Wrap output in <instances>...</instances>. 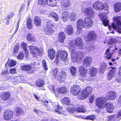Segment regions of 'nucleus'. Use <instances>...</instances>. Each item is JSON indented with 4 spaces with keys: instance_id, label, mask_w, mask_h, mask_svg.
<instances>
[{
    "instance_id": "nucleus-23",
    "label": "nucleus",
    "mask_w": 121,
    "mask_h": 121,
    "mask_svg": "<svg viewBox=\"0 0 121 121\" xmlns=\"http://www.w3.org/2000/svg\"><path fill=\"white\" fill-rule=\"evenodd\" d=\"M48 57L51 60L53 59L56 55V52L53 49H50L48 51Z\"/></svg>"
},
{
    "instance_id": "nucleus-5",
    "label": "nucleus",
    "mask_w": 121,
    "mask_h": 121,
    "mask_svg": "<svg viewBox=\"0 0 121 121\" xmlns=\"http://www.w3.org/2000/svg\"><path fill=\"white\" fill-rule=\"evenodd\" d=\"M29 48L30 53L34 57H36L42 54L43 52L42 49H39L37 47L33 46H30Z\"/></svg>"
},
{
    "instance_id": "nucleus-50",
    "label": "nucleus",
    "mask_w": 121,
    "mask_h": 121,
    "mask_svg": "<svg viewBox=\"0 0 121 121\" xmlns=\"http://www.w3.org/2000/svg\"><path fill=\"white\" fill-rule=\"evenodd\" d=\"M85 119H89L93 121L95 119V118L94 115H92L87 116Z\"/></svg>"
},
{
    "instance_id": "nucleus-28",
    "label": "nucleus",
    "mask_w": 121,
    "mask_h": 121,
    "mask_svg": "<svg viewBox=\"0 0 121 121\" xmlns=\"http://www.w3.org/2000/svg\"><path fill=\"white\" fill-rule=\"evenodd\" d=\"M14 13L13 12L10 13L7 17H6L5 19L6 20V24L7 25L9 24L10 19L14 15Z\"/></svg>"
},
{
    "instance_id": "nucleus-60",
    "label": "nucleus",
    "mask_w": 121,
    "mask_h": 121,
    "mask_svg": "<svg viewBox=\"0 0 121 121\" xmlns=\"http://www.w3.org/2000/svg\"><path fill=\"white\" fill-rule=\"evenodd\" d=\"M94 47L93 46H91L90 47H86V50L87 51L94 50Z\"/></svg>"
},
{
    "instance_id": "nucleus-27",
    "label": "nucleus",
    "mask_w": 121,
    "mask_h": 121,
    "mask_svg": "<svg viewBox=\"0 0 121 121\" xmlns=\"http://www.w3.org/2000/svg\"><path fill=\"white\" fill-rule=\"evenodd\" d=\"M114 11L116 13H117L121 10V3H118L115 4L114 6Z\"/></svg>"
},
{
    "instance_id": "nucleus-8",
    "label": "nucleus",
    "mask_w": 121,
    "mask_h": 121,
    "mask_svg": "<svg viewBox=\"0 0 121 121\" xmlns=\"http://www.w3.org/2000/svg\"><path fill=\"white\" fill-rule=\"evenodd\" d=\"M13 115V112L9 110L6 111L4 114V118L6 120L11 119Z\"/></svg>"
},
{
    "instance_id": "nucleus-4",
    "label": "nucleus",
    "mask_w": 121,
    "mask_h": 121,
    "mask_svg": "<svg viewBox=\"0 0 121 121\" xmlns=\"http://www.w3.org/2000/svg\"><path fill=\"white\" fill-rule=\"evenodd\" d=\"M120 18L118 17L114 18V21L112 24V27L120 33H121V21H120Z\"/></svg>"
},
{
    "instance_id": "nucleus-32",
    "label": "nucleus",
    "mask_w": 121,
    "mask_h": 121,
    "mask_svg": "<svg viewBox=\"0 0 121 121\" xmlns=\"http://www.w3.org/2000/svg\"><path fill=\"white\" fill-rule=\"evenodd\" d=\"M48 5L52 6H55L56 5V1L55 0H46Z\"/></svg>"
},
{
    "instance_id": "nucleus-41",
    "label": "nucleus",
    "mask_w": 121,
    "mask_h": 121,
    "mask_svg": "<svg viewBox=\"0 0 121 121\" xmlns=\"http://www.w3.org/2000/svg\"><path fill=\"white\" fill-rule=\"evenodd\" d=\"M24 56V55L23 51H21L17 56V58L19 60H22L23 59Z\"/></svg>"
},
{
    "instance_id": "nucleus-13",
    "label": "nucleus",
    "mask_w": 121,
    "mask_h": 121,
    "mask_svg": "<svg viewBox=\"0 0 121 121\" xmlns=\"http://www.w3.org/2000/svg\"><path fill=\"white\" fill-rule=\"evenodd\" d=\"M79 71L80 73V75L82 77L85 78L87 73V70L82 66H80L79 68Z\"/></svg>"
},
{
    "instance_id": "nucleus-9",
    "label": "nucleus",
    "mask_w": 121,
    "mask_h": 121,
    "mask_svg": "<svg viewBox=\"0 0 121 121\" xmlns=\"http://www.w3.org/2000/svg\"><path fill=\"white\" fill-rule=\"evenodd\" d=\"M97 36V34L94 31H92L90 32L87 35L86 40L87 41H90L92 40H95Z\"/></svg>"
},
{
    "instance_id": "nucleus-12",
    "label": "nucleus",
    "mask_w": 121,
    "mask_h": 121,
    "mask_svg": "<svg viewBox=\"0 0 121 121\" xmlns=\"http://www.w3.org/2000/svg\"><path fill=\"white\" fill-rule=\"evenodd\" d=\"M107 95L108 99L113 100L116 99L117 94L115 92L111 91L108 92Z\"/></svg>"
},
{
    "instance_id": "nucleus-38",
    "label": "nucleus",
    "mask_w": 121,
    "mask_h": 121,
    "mask_svg": "<svg viewBox=\"0 0 121 121\" xmlns=\"http://www.w3.org/2000/svg\"><path fill=\"white\" fill-rule=\"evenodd\" d=\"M65 35L63 32L60 33L59 35V40L61 42H63L64 40Z\"/></svg>"
},
{
    "instance_id": "nucleus-53",
    "label": "nucleus",
    "mask_w": 121,
    "mask_h": 121,
    "mask_svg": "<svg viewBox=\"0 0 121 121\" xmlns=\"http://www.w3.org/2000/svg\"><path fill=\"white\" fill-rule=\"evenodd\" d=\"M85 90L88 93V94L90 93L92 91V87L90 86H88L84 88Z\"/></svg>"
},
{
    "instance_id": "nucleus-18",
    "label": "nucleus",
    "mask_w": 121,
    "mask_h": 121,
    "mask_svg": "<svg viewBox=\"0 0 121 121\" xmlns=\"http://www.w3.org/2000/svg\"><path fill=\"white\" fill-rule=\"evenodd\" d=\"M103 23L105 26L108 25L109 21L106 18V17L104 14H100L99 15Z\"/></svg>"
},
{
    "instance_id": "nucleus-58",
    "label": "nucleus",
    "mask_w": 121,
    "mask_h": 121,
    "mask_svg": "<svg viewBox=\"0 0 121 121\" xmlns=\"http://www.w3.org/2000/svg\"><path fill=\"white\" fill-rule=\"evenodd\" d=\"M119 75V76L117 77L115 80L117 82L121 83V75Z\"/></svg>"
},
{
    "instance_id": "nucleus-59",
    "label": "nucleus",
    "mask_w": 121,
    "mask_h": 121,
    "mask_svg": "<svg viewBox=\"0 0 121 121\" xmlns=\"http://www.w3.org/2000/svg\"><path fill=\"white\" fill-rule=\"evenodd\" d=\"M67 111L70 112H74L75 110L73 108H67Z\"/></svg>"
},
{
    "instance_id": "nucleus-2",
    "label": "nucleus",
    "mask_w": 121,
    "mask_h": 121,
    "mask_svg": "<svg viewBox=\"0 0 121 121\" xmlns=\"http://www.w3.org/2000/svg\"><path fill=\"white\" fill-rule=\"evenodd\" d=\"M93 21L91 19L86 18L84 19H80L78 21L77 28V30H80L84 27L85 28H89L93 25Z\"/></svg>"
},
{
    "instance_id": "nucleus-24",
    "label": "nucleus",
    "mask_w": 121,
    "mask_h": 121,
    "mask_svg": "<svg viewBox=\"0 0 121 121\" xmlns=\"http://www.w3.org/2000/svg\"><path fill=\"white\" fill-rule=\"evenodd\" d=\"M89 72L91 76L94 77L95 76L97 72L96 68L94 67H90L89 69Z\"/></svg>"
},
{
    "instance_id": "nucleus-63",
    "label": "nucleus",
    "mask_w": 121,
    "mask_h": 121,
    "mask_svg": "<svg viewBox=\"0 0 121 121\" xmlns=\"http://www.w3.org/2000/svg\"><path fill=\"white\" fill-rule=\"evenodd\" d=\"M117 117V118H119V120L121 119V110L118 112Z\"/></svg>"
},
{
    "instance_id": "nucleus-17",
    "label": "nucleus",
    "mask_w": 121,
    "mask_h": 121,
    "mask_svg": "<svg viewBox=\"0 0 121 121\" xmlns=\"http://www.w3.org/2000/svg\"><path fill=\"white\" fill-rule=\"evenodd\" d=\"M66 74V73L64 72H62L60 73L59 74V76L57 79L61 82H64V79L65 78Z\"/></svg>"
},
{
    "instance_id": "nucleus-52",
    "label": "nucleus",
    "mask_w": 121,
    "mask_h": 121,
    "mask_svg": "<svg viewBox=\"0 0 121 121\" xmlns=\"http://www.w3.org/2000/svg\"><path fill=\"white\" fill-rule=\"evenodd\" d=\"M70 4V3L69 1L66 0L64 3L62 4V5L63 6L65 7H66L68 6Z\"/></svg>"
},
{
    "instance_id": "nucleus-45",
    "label": "nucleus",
    "mask_w": 121,
    "mask_h": 121,
    "mask_svg": "<svg viewBox=\"0 0 121 121\" xmlns=\"http://www.w3.org/2000/svg\"><path fill=\"white\" fill-rule=\"evenodd\" d=\"M16 115L17 116H19L20 115H22L23 113V111L19 108H17L16 109Z\"/></svg>"
},
{
    "instance_id": "nucleus-51",
    "label": "nucleus",
    "mask_w": 121,
    "mask_h": 121,
    "mask_svg": "<svg viewBox=\"0 0 121 121\" xmlns=\"http://www.w3.org/2000/svg\"><path fill=\"white\" fill-rule=\"evenodd\" d=\"M42 65L44 69L45 70H47L48 69L47 65L46 63L45 60H43L42 61Z\"/></svg>"
},
{
    "instance_id": "nucleus-49",
    "label": "nucleus",
    "mask_w": 121,
    "mask_h": 121,
    "mask_svg": "<svg viewBox=\"0 0 121 121\" xmlns=\"http://www.w3.org/2000/svg\"><path fill=\"white\" fill-rule=\"evenodd\" d=\"M38 4L40 5H44L47 4L46 0H39Z\"/></svg>"
},
{
    "instance_id": "nucleus-61",
    "label": "nucleus",
    "mask_w": 121,
    "mask_h": 121,
    "mask_svg": "<svg viewBox=\"0 0 121 121\" xmlns=\"http://www.w3.org/2000/svg\"><path fill=\"white\" fill-rule=\"evenodd\" d=\"M10 72L11 74L15 73H16V69H10Z\"/></svg>"
},
{
    "instance_id": "nucleus-46",
    "label": "nucleus",
    "mask_w": 121,
    "mask_h": 121,
    "mask_svg": "<svg viewBox=\"0 0 121 121\" xmlns=\"http://www.w3.org/2000/svg\"><path fill=\"white\" fill-rule=\"evenodd\" d=\"M62 108V107L60 106L59 105H58L57 106V108L55 110V111L59 114H63L62 113L60 110H61Z\"/></svg>"
},
{
    "instance_id": "nucleus-55",
    "label": "nucleus",
    "mask_w": 121,
    "mask_h": 121,
    "mask_svg": "<svg viewBox=\"0 0 121 121\" xmlns=\"http://www.w3.org/2000/svg\"><path fill=\"white\" fill-rule=\"evenodd\" d=\"M115 117V116L114 115H112L108 117L107 121H114Z\"/></svg>"
},
{
    "instance_id": "nucleus-36",
    "label": "nucleus",
    "mask_w": 121,
    "mask_h": 121,
    "mask_svg": "<svg viewBox=\"0 0 121 121\" xmlns=\"http://www.w3.org/2000/svg\"><path fill=\"white\" fill-rule=\"evenodd\" d=\"M48 16L53 17L55 21H57L58 19V17L57 14L54 12H51L49 14Z\"/></svg>"
},
{
    "instance_id": "nucleus-25",
    "label": "nucleus",
    "mask_w": 121,
    "mask_h": 121,
    "mask_svg": "<svg viewBox=\"0 0 121 121\" xmlns=\"http://www.w3.org/2000/svg\"><path fill=\"white\" fill-rule=\"evenodd\" d=\"M62 103L64 105H69L70 103V100L69 98L68 97H64L61 100Z\"/></svg>"
},
{
    "instance_id": "nucleus-56",
    "label": "nucleus",
    "mask_w": 121,
    "mask_h": 121,
    "mask_svg": "<svg viewBox=\"0 0 121 121\" xmlns=\"http://www.w3.org/2000/svg\"><path fill=\"white\" fill-rule=\"evenodd\" d=\"M102 6L103 7V9H104V10H107L109 9L108 6L106 3H105L104 4L102 3Z\"/></svg>"
},
{
    "instance_id": "nucleus-11",
    "label": "nucleus",
    "mask_w": 121,
    "mask_h": 121,
    "mask_svg": "<svg viewBox=\"0 0 121 121\" xmlns=\"http://www.w3.org/2000/svg\"><path fill=\"white\" fill-rule=\"evenodd\" d=\"M85 13L88 15L90 17L92 18L94 16V12L91 8H87L84 11Z\"/></svg>"
},
{
    "instance_id": "nucleus-21",
    "label": "nucleus",
    "mask_w": 121,
    "mask_h": 121,
    "mask_svg": "<svg viewBox=\"0 0 121 121\" xmlns=\"http://www.w3.org/2000/svg\"><path fill=\"white\" fill-rule=\"evenodd\" d=\"M68 54L67 52L64 51H61L60 54V56L61 60L63 61H66L67 60Z\"/></svg>"
},
{
    "instance_id": "nucleus-3",
    "label": "nucleus",
    "mask_w": 121,
    "mask_h": 121,
    "mask_svg": "<svg viewBox=\"0 0 121 121\" xmlns=\"http://www.w3.org/2000/svg\"><path fill=\"white\" fill-rule=\"evenodd\" d=\"M47 28L45 29L44 31L47 34L50 35L54 31V29L52 26H54V28L56 29L57 27L56 24L54 23L51 20H50L47 22Z\"/></svg>"
},
{
    "instance_id": "nucleus-7",
    "label": "nucleus",
    "mask_w": 121,
    "mask_h": 121,
    "mask_svg": "<svg viewBox=\"0 0 121 121\" xmlns=\"http://www.w3.org/2000/svg\"><path fill=\"white\" fill-rule=\"evenodd\" d=\"M80 91L79 86L74 85L72 86L70 89V93L75 95H77Z\"/></svg>"
},
{
    "instance_id": "nucleus-6",
    "label": "nucleus",
    "mask_w": 121,
    "mask_h": 121,
    "mask_svg": "<svg viewBox=\"0 0 121 121\" xmlns=\"http://www.w3.org/2000/svg\"><path fill=\"white\" fill-rule=\"evenodd\" d=\"M106 101V99L105 97H100L96 99L95 103L96 106L99 108H103L105 107V103Z\"/></svg>"
},
{
    "instance_id": "nucleus-62",
    "label": "nucleus",
    "mask_w": 121,
    "mask_h": 121,
    "mask_svg": "<svg viewBox=\"0 0 121 121\" xmlns=\"http://www.w3.org/2000/svg\"><path fill=\"white\" fill-rule=\"evenodd\" d=\"M49 89L54 91V86L53 85H50L49 86Z\"/></svg>"
},
{
    "instance_id": "nucleus-40",
    "label": "nucleus",
    "mask_w": 121,
    "mask_h": 121,
    "mask_svg": "<svg viewBox=\"0 0 121 121\" xmlns=\"http://www.w3.org/2000/svg\"><path fill=\"white\" fill-rule=\"evenodd\" d=\"M70 71L72 75L75 76L77 73V69L75 67L72 66L70 68Z\"/></svg>"
},
{
    "instance_id": "nucleus-33",
    "label": "nucleus",
    "mask_w": 121,
    "mask_h": 121,
    "mask_svg": "<svg viewBox=\"0 0 121 121\" xmlns=\"http://www.w3.org/2000/svg\"><path fill=\"white\" fill-rule=\"evenodd\" d=\"M110 49L109 48L107 49L106 51L105 54V57L107 58L109 60L111 59L112 54L113 52L111 53L110 52Z\"/></svg>"
},
{
    "instance_id": "nucleus-57",
    "label": "nucleus",
    "mask_w": 121,
    "mask_h": 121,
    "mask_svg": "<svg viewBox=\"0 0 121 121\" xmlns=\"http://www.w3.org/2000/svg\"><path fill=\"white\" fill-rule=\"evenodd\" d=\"M20 78L19 77L15 76L12 79V81L13 82H17L19 80Z\"/></svg>"
},
{
    "instance_id": "nucleus-54",
    "label": "nucleus",
    "mask_w": 121,
    "mask_h": 121,
    "mask_svg": "<svg viewBox=\"0 0 121 121\" xmlns=\"http://www.w3.org/2000/svg\"><path fill=\"white\" fill-rule=\"evenodd\" d=\"M58 70L56 69H54L53 70V76L55 78H57V76H56V75L57 73Z\"/></svg>"
},
{
    "instance_id": "nucleus-29",
    "label": "nucleus",
    "mask_w": 121,
    "mask_h": 121,
    "mask_svg": "<svg viewBox=\"0 0 121 121\" xmlns=\"http://www.w3.org/2000/svg\"><path fill=\"white\" fill-rule=\"evenodd\" d=\"M44 84L43 80L41 78H38L36 82V85L39 87H42Z\"/></svg>"
},
{
    "instance_id": "nucleus-34",
    "label": "nucleus",
    "mask_w": 121,
    "mask_h": 121,
    "mask_svg": "<svg viewBox=\"0 0 121 121\" xmlns=\"http://www.w3.org/2000/svg\"><path fill=\"white\" fill-rule=\"evenodd\" d=\"M21 46L23 48V50L25 51L26 54V56L29 54L28 51L26 49L27 48L26 44L24 42H23L21 43Z\"/></svg>"
},
{
    "instance_id": "nucleus-35",
    "label": "nucleus",
    "mask_w": 121,
    "mask_h": 121,
    "mask_svg": "<svg viewBox=\"0 0 121 121\" xmlns=\"http://www.w3.org/2000/svg\"><path fill=\"white\" fill-rule=\"evenodd\" d=\"M26 24L28 29L30 30L32 29L33 25L32 22L30 18H29L28 19Z\"/></svg>"
},
{
    "instance_id": "nucleus-43",
    "label": "nucleus",
    "mask_w": 121,
    "mask_h": 121,
    "mask_svg": "<svg viewBox=\"0 0 121 121\" xmlns=\"http://www.w3.org/2000/svg\"><path fill=\"white\" fill-rule=\"evenodd\" d=\"M19 45L18 44H16L13 48V54H17L19 50Z\"/></svg>"
},
{
    "instance_id": "nucleus-1",
    "label": "nucleus",
    "mask_w": 121,
    "mask_h": 121,
    "mask_svg": "<svg viewBox=\"0 0 121 121\" xmlns=\"http://www.w3.org/2000/svg\"><path fill=\"white\" fill-rule=\"evenodd\" d=\"M75 45L80 49H83L84 46L81 38H78L75 41H73L70 43L69 48L71 52L72 60L73 62H75L80 59L78 52L75 50Z\"/></svg>"
},
{
    "instance_id": "nucleus-22",
    "label": "nucleus",
    "mask_w": 121,
    "mask_h": 121,
    "mask_svg": "<svg viewBox=\"0 0 121 121\" xmlns=\"http://www.w3.org/2000/svg\"><path fill=\"white\" fill-rule=\"evenodd\" d=\"M65 31L68 35H72L73 31V27L70 25H68L65 28Z\"/></svg>"
},
{
    "instance_id": "nucleus-30",
    "label": "nucleus",
    "mask_w": 121,
    "mask_h": 121,
    "mask_svg": "<svg viewBox=\"0 0 121 121\" xmlns=\"http://www.w3.org/2000/svg\"><path fill=\"white\" fill-rule=\"evenodd\" d=\"M34 20L35 24L36 26H39L41 25V19L38 16L35 17Z\"/></svg>"
},
{
    "instance_id": "nucleus-16",
    "label": "nucleus",
    "mask_w": 121,
    "mask_h": 121,
    "mask_svg": "<svg viewBox=\"0 0 121 121\" xmlns=\"http://www.w3.org/2000/svg\"><path fill=\"white\" fill-rule=\"evenodd\" d=\"M21 69L24 70L29 71V72L30 73H32L33 72V71L31 70V66L30 65L26 64L23 65L21 67Z\"/></svg>"
},
{
    "instance_id": "nucleus-64",
    "label": "nucleus",
    "mask_w": 121,
    "mask_h": 121,
    "mask_svg": "<svg viewBox=\"0 0 121 121\" xmlns=\"http://www.w3.org/2000/svg\"><path fill=\"white\" fill-rule=\"evenodd\" d=\"M117 103L118 105L121 104V95L120 96L118 99Z\"/></svg>"
},
{
    "instance_id": "nucleus-20",
    "label": "nucleus",
    "mask_w": 121,
    "mask_h": 121,
    "mask_svg": "<svg viewBox=\"0 0 121 121\" xmlns=\"http://www.w3.org/2000/svg\"><path fill=\"white\" fill-rule=\"evenodd\" d=\"M10 96V94L9 92H4L2 93L1 98L3 100L6 101L9 99Z\"/></svg>"
},
{
    "instance_id": "nucleus-10",
    "label": "nucleus",
    "mask_w": 121,
    "mask_h": 121,
    "mask_svg": "<svg viewBox=\"0 0 121 121\" xmlns=\"http://www.w3.org/2000/svg\"><path fill=\"white\" fill-rule=\"evenodd\" d=\"M92 61V59L90 57L87 56L85 57L83 62V66L86 67H89Z\"/></svg>"
},
{
    "instance_id": "nucleus-31",
    "label": "nucleus",
    "mask_w": 121,
    "mask_h": 121,
    "mask_svg": "<svg viewBox=\"0 0 121 121\" xmlns=\"http://www.w3.org/2000/svg\"><path fill=\"white\" fill-rule=\"evenodd\" d=\"M62 20L64 22L66 21L69 17V13L68 11L65 12L62 14Z\"/></svg>"
},
{
    "instance_id": "nucleus-37",
    "label": "nucleus",
    "mask_w": 121,
    "mask_h": 121,
    "mask_svg": "<svg viewBox=\"0 0 121 121\" xmlns=\"http://www.w3.org/2000/svg\"><path fill=\"white\" fill-rule=\"evenodd\" d=\"M26 39L27 40L31 42H34L35 41L34 37L30 33H28L27 35Z\"/></svg>"
},
{
    "instance_id": "nucleus-42",
    "label": "nucleus",
    "mask_w": 121,
    "mask_h": 121,
    "mask_svg": "<svg viewBox=\"0 0 121 121\" xmlns=\"http://www.w3.org/2000/svg\"><path fill=\"white\" fill-rule=\"evenodd\" d=\"M88 93L84 89L82 90V95L84 98H86L88 95Z\"/></svg>"
},
{
    "instance_id": "nucleus-26",
    "label": "nucleus",
    "mask_w": 121,
    "mask_h": 121,
    "mask_svg": "<svg viewBox=\"0 0 121 121\" xmlns=\"http://www.w3.org/2000/svg\"><path fill=\"white\" fill-rule=\"evenodd\" d=\"M17 63V62L11 60L8 61L5 65V66L7 67H11L14 66Z\"/></svg>"
},
{
    "instance_id": "nucleus-47",
    "label": "nucleus",
    "mask_w": 121,
    "mask_h": 121,
    "mask_svg": "<svg viewBox=\"0 0 121 121\" xmlns=\"http://www.w3.org/2000/svg\"><path fill=\"white\" fill-rule=\"evenodd\" d=\"M116 41V40L114 39H112L109 40L107 43L108 45H113L114 43Z\"/></svg>"
},
{
    "instance_id": "nucleus-14",
    "label": "nucleus",
    "mask_w": 121,
    "mask_h": 121,
    "mask_svg": "<svg viewBox=\"0 0 121 121\" xmlns=\"http://www.w3.org/2000/svg\"><path fill=\"white\" fill-rule=\"evenodd\" d=\"M110 68L112 69L110 70L108 75L107 78L108 80H110L112 79L113 76L116 71V67H111Z\"/></svg>"
},
{
    "instance_id": "nucleus-44",
    "label": "nucleus",
    "mask_w": 121,
    "mask_h": 121,
    "mask_svg": "<svg viewBox=\"0 0 121 121\" xmlns=\"http://www.w3.org/2000/svg\"><path fill=\"white\" fill-rule=\"evenodd\" d=\"M67 91V90L65 87H61L59 90V92L61 94H64Z\"/></svg>"
},
{
    "instance_id": "nucleus-19",
    "label": "nucleus",
    "mask_w": 121,
    "mask_h": 121,
    "mask_svg": "<svg viewBox=\"0 0 121 121\" xmlns=\"http://www.w3.org/2000/svg\"><path fill=\"white\" fill-rule=\"evenodd\" d=\"M105 108L107 111L109 112H112L114 109V107L112 104L110 103L109 102L105 105Z\"/></svg>"
},
{
    "instance_id": "nucleus-39",
    "label": "nucleus",
    "mask_w": 121,
    "mask_h": 121,
    "mask_svg": "<svg viewBox=\"0 0 121 121\" xmlns=\"http://www.w3.org/2000/svg\"><path fill=\"white\" fill-rule=\"evenodd\" d=\"M69 18L71 21L76 20L77 19L76 14L74 13H71L69 16Z\"/></svg>"
},
{
    "instance_id": "nucleus-48",
    "label": "nucleus",
    "mask_w": 121,
    "mask_h": 121,
    "mask_svg": "<svg viewBox=\"0 0 121 121\" xmlns=\"http://www.w3.org/2000/svg\"><path fill=\"white\" fill-rule=\"evenodd\" d=\"M77 112H84L86 111V110L84 108L79 107L76 109Z\"/></svg>"
},
{
    "instance_id": "nucleus-15",
    "label": "nucleus",
    "mask_w": 121,
    "mask_h": 121,
    "mask_svg": "<svg viewBox=\"0 0 121 121\" xmlns=\"http://www.w3.org/2000/svg\"><path fill=\"white\" fill-rule=\"evenodd\" d=\"M94 9L96 10H99L100 9H102L103 8L102 6V3L97 1L95 2L93 6Z\"/></svg>"
}]
</instances>
